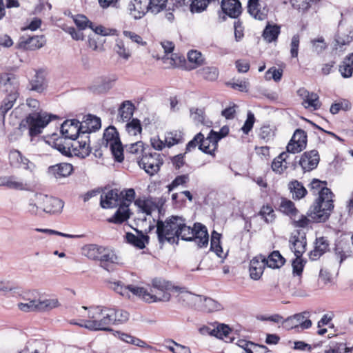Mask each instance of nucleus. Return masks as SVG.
Listing matches in <instances>:
<instances>
[{
  "label": "nucleus",
  "mask_w": 353,
  "mask_h": 353,
  "mask_svg": "<svg viewBox=\"0 0 353 353\" xmlns=\"http://www.w3.org/2000/svg\"><path fill=\"white\" fill-rule=\"evenodd\" d=\"M72 170L73 167L70 163H62L49 167L48 173L50 176L59 179L70 175Z\"/></svg>",
  "instance_id": "nucleus-24"
},
{
  "label": "nucleus",
  "mask_w": 353,
  "mask_h": 353,
  "mask_svg": "<svg viewBox=\"0 0 353 353\" xmlns=\"http://www.w3.org/2000/svg\"><path fill=\"white\" fill-rule=\"evenodd\" d=\"M52 117H54V116L41 113L29 114L25 119L21 121L19 128L9 135V140L12 142L19 140L26 130L31 137L41 134Z\"/></svg>",
  "instance_id": "nucleus-3"
},
{
  "label": "nucleus",
  "mask_w": 353,
  "mask_h": 353,
  "mask_svg": "<svg viewBox=\"0 0 353 353\" xmlns=\"http://www.w3.org/2000/svg\"><path fill=\"white\" fill-rule=\"evenodd\" d=\"M109 288L115 291L117 293L121 294L123 296L130 297V293L131 292L133 295L136 296V294L133 291V288H139L138 286L134 285H124L121 281L110 282Z\"/></svg>",
  "instance_id": "nucleus-37"
},
{
  "label": "nucleus",
  "mask_w": 353,
  "mask_h": 353,
  "mask_svg": "<svg viewBox=\"0 0 353 353\" xmlns=\"http://www.w3.org/2000/svg\"><path fill=\"white\" fill-rule=\"evenodd\" d=\"M210 3L209 0H193L190 4V11L192 12H201L207 8Z\"/></svg>",
  "instance_id": "nucleus-61"
},
{
  "label": "nucleus",
  "mask_w": 353,
  "mask_h": 353,
  "mask_svg": "<svg viewBox=\"0 0 353 353\" xmlns=\"http://www.w3.org/2000/svg\"><path fill=\"white\" fill-rule=\"evenodd\" d=\"M165 144L168 148L176 145L183 141V134L180 131L166 132L164 137Z\"/></svg>",
  "instance_id": "nucleus-47"
},
{
  "label": "nucleus",
  "mask_w": 353,
  "mask_h": 353,
  "mask_svg": "<svg viewBox=\"0 0 353 353\" xmlns=\"http://www.w3.org/2000/svg\"><path fill=\"white\" fill-rule=\"evenodd\" d=\"M19 81L14 74L2 73L0 75V90L8 94L18 93Z\"/></svg>",
  "instance_id": "nucleus-15"
},
{
  "label": "nucleus",
  "mask_w": 353,
  "mask_h": 353,
  "mask_svg": "<svg viewBox=\"0 0 353 353\" xmlns=\"http://www.w3.org/2000/svg\"><path fill=\"white\" fill-rule=\"evenodd\" d=\"M9 163L13 168H23L31 172L35 168L34 163L31 162L17 150H12L10 152Z\"/></svg>",
  "instance_id": "nucleus-13"
},
{
  "label": "nucleus",
  "mask_w": 353,
  "mask_h": 353,
  "mask_svg": "<svg viewBox=\"0 0 353 353\" xmlns=\"http://www.w3.org/2000/svg\"><path fill=\"white\" fill-rule=\"evenodd\" d=\"M99 260L100 261L101 266L108 271H110L111 269L110 265L119 263V259L114 252L105 248H103V251H101Z\"/></svg>",
  "instance_id": "nucleus-32"
},
{
  "label": "nucleus",
  "mask_w": 353,
  "mask_h": 353,
  "mask_svg": "<svg viewBox=\"0 0 353 353\" xmlns=\"http://www.w3.org/2000/svg\"><path fill=\"white\" fill-rule=\"evenodd\" d=\"M40 196H43V194L36 192L28 198L25 206L26 213L32 216H37L41 213L43 203L38 201Z\"/></svg>",
  "instance_id": "nucleus-25"
},
{
  "label": "nucleus",
  "mask_w": 353,
  "mask_h": 353,
  "mask_svg": "<svg viewBox=\"0 0 353 353\" xmlns=\"http://www.w3.org/2000/svg\"><path fill=\"white\" fill-rule=\"evenodd\" d=\"M103 144L109 148L115 161L122 162L124 159L123 148L119 139L117 129L110 126L105 130L103 137Z\"/></svg>",
  "instance_id": "nucleus-6"
},
{
  "label": "nucleus",
  "mask_w": 353,
  "mask_h": 353,
  "mask_svg": "<svg viewBox=\"0 0 353 353\" xmlns=\"http://www.w3.org/2000/svg\"><path fill=\"white\" fill-rule=\"evenodd\" d=\"M37 312H43L56 308L59 305L57 299H37Z\"/></svg>",
  "instance_id": "nucleus-46"
},
{
  "label": "nucleus",
  "mask_w": 353,
  "mask_h": 353,
  "mask_svg": "<svg viewBox=\"0 0 353 353\" xmlns=\"http://www.w3.org/2000/svg\"><path fill=\"white\" fill-rule=\"evenodd\" d=\"M180 299L186 301L189 305L197 306L208 312L218 311L221 308V305L215 300L194 294L190 292H181Z\"/></svg>",
  "instance_id": "nucleus-7"
},
{
  "label": "nucleus",
  "mask_w": 353,
  "mask_h": 353,
  "mask_svg": "<svg viewBox=\"0 0 353 353\" xmlns=\"http://www.w3.org/2000/svg\"><path fill=\"white\" fill-rule=\"evenodd\" d=\"M168 0H148L149 12L157 14L165 9Z\"/></svg>",
  "instance_id": "nucleus-56"
},
{
  "label": "nucleus",
  "mask_w": 353,
  "mask_h": 353,
  "mask_svg": "<svg viewBox=\"0 0 353 353\" xmlns=\"http://www.w3.org/2000/svg\"><path fill=\"white\" fill-rule=\"evenodd\" d=\"M282 74V70L277 69L275 67H272L266 71L265 74V79L268 81L273 79L274 81L278 82L281 80Z\"/></svg>",
  "instance_id": "nucleus-62"
},
{
  "label": "nucleus",
  "mask_w": 353,
  "mask_h": 353,
  "mask_svg": "<svg viewBox=\"0 0 353 353\" xmlns=\"http://www.w3.org/2000/svg\"><path fill=\"white\" fill-rule=\"evenodd\" d=\"M148 0H130L127 6L129 15L135 20L141 19L149 12Z\"/></svg>",
  "instance_id": "nucleus-11"
},
{
  "label": "nucleus",
  "mask_w": 353,
  "mask_h": 353,
  "mask_svg": "<svg viewBox=\"0 0 353 353\" xmlns=\"http://www.w3.org/2000/svg\"><path fill=\"white\" fill-rule=\"evenodd\" d=\"M150 150L149 146L144 144L142 141H137L129 145H126V152L131 154L137 162L138 160L143 159Z\"/></svg>",
  "instance_id": "nucleus-28"
},
{
  "label": "nucleus",
  "mask_w": 353,
  "mask_h": 353,
  "mask_svg": "<svg viewBox=\"0 0 353 353\" xmlns=\"http://www.w3.org/2000/svg\"><path fill=\"white\" fill-rule=\"evenodd\" d=\"M121 194L117 189L103 192L101 195L100 205L103 208H112L120 204Z\"/></svg>",
  "instance_id": "nucleus-21"
},
{
  "label": "nucleus",
  "mask_w": 353,
  "mask_h": 353,
  "mask_svg": "<svg viewBox=\"0 0 353 353\" xmlns=\"http://www.w3.org/2000/svg\"><path fill=\"white\" fill-rule=\"evenodd\" d=\"M163 163V161L161 155L159 153L152 152L151 149L145 154L143 159L138 160L139 166L151 176L154 175L159 170Z\"/></svg>",
  "instance_id": "nucleus-8"
},
{
  "label": "nucleus",
  "mask_w": 353,
  "mask_h": 353,
  "mask_svg": "<svg viewBox=\"0 0 353 353\" xmlns=\"http://www.w3.org/2000/svg\"><path fill=\"white\" fill-rule=\"evenodd\" d=\"M188 59L190 63L194 64V68L203 64V57L202 54L197 50H191L188 54Z\"/></svg>",
  "instance_id": "nucleus-64"
},
{
  "label": "nucleus",
  "mask_w": 353,
  "mask_h": 353,
  "mask_svg": "<svg viewBox=\"0 0 353 353\" xmlns=\"http://www.w3.org/2000/svg\"><path fill=\"white\" fill-rule=\"evenodd\" d=\"M312 51L319 54L327 48V43L324 39L321 37L311 40Z\"/></svg>",
  "instance_id": "nucleus-63"
},
{
  "label": "nucleus",
  "mask_w": 353,
  "mask_h": 353,
  "mask_svg": "<svg viewBox=\"0 0 353 353\" xmlns=\"http://www.w3.org/2000/svg\"><path fill=\"white\" fill-rule=\"evenodd\" d=\"M134 110V104L130 101H124L118 110L117 121L121 123L129 121Z\"/></svg>",
  "instance_id": "nucleus-31"
},
{
  "label": "nucleus",
  "mask_w": 353,
  "mask_h": 353,
  "mask_svg": "<svg viewBox=\"0 0 353 353\" xmlns=\"http://www.w3.org/2000/svg\"><path fill=\"white\" fill-rule=\"evenodd\" d=\"M220 239L221 234L214 230L211 235V250L214 252L219 257L224 259L227 254L223 253L222 247L220 244Z\"/></svg>",
  "instance_id": "nucleus-43"
},
{
  "label": "nucleus",
  "mask_w": 353,
  "mask_h": 353,
  "mask_svg": "<svg viewBox=\"0 0 353 353\" xmlns=\"http://www.w3.org/2000/svg\"><path fill=\"white\" fill-rule=\"evenodd\" d=\"M46 42V39L43 35L33 36L28 38L23 37L20 42V46L26 50H35L42 48Z\"/></svg>",
  "instance_id": "nucleus-30"
},
{
  "label": "nucleus",
  "mask_w": 353,
  "mask_h": 353,
  "mask_svg": "<svg viewBox=\"0 0 353 353\" xmlns=\"http://www.w3.org/2000/svg\"><path fill=\"white\" fill-rule=\"evenodd\" d=\"M199 74L207 81H213L219 77V70L212 66H207L198 71Z\"/></svg>",
  "instance_id": "nucleus-49"
},
{
  "label": "nucleus",
  "mask_w": 353,
  "mask_h": 353,
  "mask_svg": "<svg viewBox=\"0 0 353 353\" xmlns=\"http://www.w3.org/2000/svg\"><path fill=\"white\" fill-rule=\"evenodd\" d=\"M89 28H91L96 34H100L102 36H109V35H117V30L115 29L105 28L102 26H94L92 25V23H90Z\"/></svg>",
  "instance_id": "nucleus-60"
},
{
  "label": "nucleus",
  "mask_w": 353,
  "mask_h": 353,
  "mask_svg": "<svg viewBox=\"0 0 353 353\" xmlns=\"http://www.w3.org/2000/svg\"><path fill=\"white\" fill-rule=\"evenodd\" d=\"M289 152H283L276 157L272 163V168L274 172L281 174L288 167L289 163L287 161L289 157Z\"/></svg>",
  "instance_id": "nucleus-38"
},
{
  "label": "nucleus",
  "mask_w": 353,
  "mask_h": 353,
  "mask_svg": "<svg viewBox=\"0 0 353 353\" xmlns=\"http://www.w3.org/2000/svg\"><path fill=\"white\" fill-rule=\"evenodd\" d=\"M307 135L304 130H296L291 140L288 143L286 149L288 152L295 154L301 152L306 148Z\"/></svg>",
  "instance_id": "nucleus-12"
},
{
  "label": "nucleus",
  "mask_w": 353,
  "mask_h": 353,
  "mask_svg": "<svg viewBox=\"0 0 353 353\" xmlns=\"http://www.w3.org/2000/svg\"><path fill=\"white\" fill-rule=\"evenodd\" d=\"M174 286L169 281L154 279L150 289L143 287L133 288L136 296L148 303L168 301L170 299V291Z\"/></svg>",
  "instance_id": "nucleus-4"
},
{
  "label": "nucleus",
  "mask_w": 353,
  "mask_h": 353,
  "mask_svg": "<svg viewBox=\"0 0 353 353\" xmlns=\"http://www.w3.org/2000/svg\"><path fill=\"white\" fill-rule=\"evenodd\" d=\"M157 234L159 241L161 243L165 241L171 242L174 241V229L172 228L170 223H169L168 219L165 221H158Z\"/></svg>",
  "instance_id": "nucleus-19"
},
{
  "label": "nucleus",
  "mask_w": 353,
  "mask_h": 353,
  "mask_svg": "<svg viewBox=\"0 0 353 353\" xmlns=\"http://www.w3.org/2000/svg\"><path fill=\"white\" fill-rule=\"evenodd\" d=\"M103 247L95 244L85 245L82 248V254L91 260H99Z\"/></svg>",
  "instance_id": "nucleus-39"
},
{
  "label": "nucleus",
  "mask_w": 353,
  "mask_h": 353,
  "mask_svg": "<svg viewBox=\"0 0 353 353\" xmlns=\"http://www.w3.org/2000/svg\"><path fill=\"white\" fill-rule=\"evenodd\" d=\"M282 325L288 330L296 327L305 330L312 326V321L308 319V313L303 312L287 318L282 322Z\"/></svg>",
  "instance_id": "nucleus-10"
},
{
  "label": "nucleus",
  "mask_w": 353,
  "mask_h": 353,
  "mask_svg": "<svg viewBox=\"0 0 353 353\" xmlns=\"http://www.w3.org/2000/svg\"><path fill=\"white\" fill-rule=\"evenodd\" d=\"M280 210L283 213L291 217L295 216L298 212L294 203L292 201L286 199H281Z\"/></svg>",
  "instance_id": "nucleus-51"
},
{
  "label": "nucleus",
  "mask_w": 353,
  "mask_h": 353,
  "mask_svg": "<svg viewBox=\"0 0 353 353\" xmlns=\"http://www.w3.org/2000/svg\"><path fill=\"white\" fill-rule=\"evenodd\" d=\"M126 131L130 135L136 136L141 133L142 128L141 122L137 119H133L125 125Z\"/></svg>",
  "instance_id": "nucleus-55"
},
{
  "label": "nucleus",
  "mask_w": 353,
  "mask_h": 353,
  "mask_svg": "<svg viewBox=\"0 0 353 353\" xmlns=\"http://www.w3.org/2000/svg\"><path fill=\"white\" fill-rule=\"evenodd\" d=\"M353 40V30L347 29L339 32L336 37V46L341 48L343 46L348 45Z\"/></svg>",
  "instance_id": "nucleus-45"
},
{
  "label": "nucleus",
  "mask_w": 353,
  "mask_h": 353,
  "mask_svg": "<svg viewBox=\"0 0 353 353\" xmlns=\"http://www.w3.org/2000/svg\"><path fill=\"white\" fill-rule=\"evenodd\" d=\"M176 237H181V239L185 241H192L194 238V228H192L190 226H187L184 221L183 225L179 228Z\"/></svg>",
  "instance_id": "nucleus-57"
},
{
  "label": "nucleus",
  "mask_w": 353,
  "mask_h": 353,
  "mask_svg": "<svg viewBox=\"0 0 353 353\" xmlns=\"http://www.w3.org/2000/svg\"><path fill=\"white\" fill-rule=\"evenodd\" d=\"M113 308L103 306L90 307L88 308V319L79 323L70 321L71 324L77 325L91 331H110Z\"/></svg>",
  "instance_id": "nucleus-2"
},
{
  "label": "nucleus",
  "mask_w": 353,
  "mask_h": 353,
  "mask_svg": "<svg viewBox=\"0 0 353 353\" xmlns=\"http://www.w3.org/2000/svg\"><path fill=\"white\" fill-rule=\"evenodd\" d=\"M339 72L343 78H350L353 73V53L347 56L339 65Z\"/></svg>",
  "instance_id": "nucleus-42"
},
{
  "label": "nucleus",
  "mask_w": 353,
  "mask_h": 353,
  "mask_svg": "<svg viewBox=\"0 0 353 353\" xmlns=\"http://www.w3.org/2000/svg\"><path fill=\"white\" fill-rule=\"evenodd\" d=\"M351 108V103L346 99L341 100L333 103L330 109L332 114H337L340 110L347 111Z\"/></svg>",
  "instance_id": "nucleus-58"
},
{
  "label": "nucleus",
  "mask_w": 353,
  "mask_h": 353,
  "mask_svg": "<svg viewBox=\"0 0 353 353\" xmlns=\"http://www.w3.org/2000/svg\"><path fill=\"white\" fill-rule=\"evenodd\" d=\"M319 159V152L315 150H312L305 152L302 154L299 160V164L304 172H309L316 168Z\"/></svg>",
  "instance_id": "nucleus-18"
},
{
  "label": "nucleus",
  "mask_w": 353,
  "mask_h": 353,
  "mask_svg": "<svg viewBox=\"0 0 353 353\" xmlns=\"http://www.w3.org/2000/svg\"><path fill=\"white\" fill-rule=\"evenodd\" d=\"M137 234H134L131 232L126 233V241L133 246L139 249H143L145 248V244L148 243L149 237L141 232L137 231Z\"/></svg>",
  "instance_id": "nucleus-34"
},
{
  "label": "nucleus",
  "mask_w": 353,
  "mask_h": 353,
  "mask_svg": "<svg viewBox=\"0 0 353 353\" xmlns=\"http://www.w3.org/2000/svg\"><path fill=\"white\" fill-rule=\"evenodd\" d=\"M88 142V137L81 134L79 137V140L71 145L72 148V154L81 158L88 157L90 153V148Z\"/></svg>",
  "instance_id": "nucleus-23"
},
{
  "label": "nucleus",
  "mask_w": 353,
  "mask_h": 353,
  "mask_svg": "<svg viewBox=\"0 0 353 353\" xmlns=\"http://www.w3.org/2000/svg\"><path fill=\"white\" fill-rule=\"evenodd\" d=\"M117 79L118 77L116 74H110L101 77L99 85L100 90L103 92L108 91L114 86Z\"/></svg>",
  "instance_id": "nucleus-52"
},
{
  "label": "nucleus",
  "mask_w": 353,
  "mask_h": 353,
  "mask_svg": "<svg viewBox=\"0 0 353 353\" xmlns=\"http://www.w3.org/2000/svg\"><path fill=\"white\" fill-rule=\"evenodd\" d=\"M30 90L42 92L45 88V79L43 72H37L30 82Z\"/></svg>",
  "instance_id": "nucleus-50"
},
{
  "label": "nucleus",
  "mask_w": 353,
  "mask_h": 353,
  "mask_svg": "<svg viewBox=\"0 0 353 353\" xmlns=\"http://www.w3.org/2000/svg\"><path fill=\"white\" fill-rule=\"evenodd\" d=\"M289 188L292 194L294 199H301L307 194V190L304 186L297 181L291 182L289 184Z\"/></svg>",
  "instance_id": "nucleus-48"
},
{
  "label": "nucleus",
  "mask_w": 353,
  "mask_h": 353,
  "mask_svg": "<svg viewBox=\"0 0 353 353\" xmlns=\"http://www.w3.org/2000/svg\"><path fill=\"white\" fill-rule=\"evenodd\" d=\"M81 134H85L98 130L101 128V119L93 115H88L80 123Z\"/></svg>",
  "instance_id": "nucleus-29"
},
{
  "label": "nucleus",
  "mask_w": 353,
  "mask_h": 353,
  "mask_svg": "<svg viewBox=\"0 0 353 353\" xmlns=\"http://www.w3.org/2000/svg\"><path fill=\"white\" fill-rule=\"evenodd\" d=\"M38 201L43 203L41 212L51 215L60 214L64 206V203L62 200L45 194H43V196H39Z\"/></svg>",
  "instance_id": "nucleus-9"
},
{
  "label": "nucleus",
  "mask_w": 353,
  "mask_h": 353,
  "mask_svg": "<svg viewBox=\"0 0 353 353\" xmlns=\"http://www.w3.org/2000/svg\"><path fill=\"white\" fill-rule=\"evenodd\" d=\"M199 248H205L208 245L209 235L207 228L201 223L194 225V238L192 239Z\"/></svg>",
  "instance_id": "nucleus-26"
},
{
  "label": "nucleus",
  "mask_w": 353,
  "mask_h": 353,
  "mask_svg": "<svg viewBox=\"0 0 353 353\" xmlns=\"http://www.w3.org/2000/svg\"><path fill=\"white\" fill-rule=\"evenodd\" d=\"M114 50L118 57L124 61H128L132 56L130 50L125 46L123 41L117 39L116 41Z\"/></svg>",
  "instance_id": "nucleus-44"
},
{
  "label": "nucleus",
  "mask_w": 353,
  "mask_h": 353,
  "mask_svg": "<svg viewBox=\"0 0 353 353\" xmlns=\"http://www.w3.org/2000/svg\"><path fill=\"white\" fill-rule=\"evenodd\" d=\"M259 215L261 216L267 223H272L276 216L272 207L270 205H263L259 212Z\"/></svg>",
  "instance_id": "nucleus-54"
},
{
  "label": "nucleus",
  "mask_w": 353,
  "mask_h": 353,
  "mask_svg": "<svg viewBox=\"0 0 353 353\" xmlns=\"http://www.w3.org/2000/svg\"><path fill=\"white\" fill-rule=\"evenodd\" d=\"M298 96L303 100L302 105L306 109L317 110L321 106L319 96L314 92H310L304 88L297 91Z\"/></svg>",
  "instance_id": "nucleus-16"
},
{
  "label": "nucleus",
  "mask_w": 353,
  "mask_h": 353,
  "mask_svg": "<svg viewBox=\"0 0 353 353\" xmlns=\"http://www.w3.org/2000/svg\"><path fill=\"white\" fill-rule=\"evenodd\" d=\"M61 132L65 139L75 140L81 134L80 122L77 119L64 121L61 126Z\"/></svg>",
  "instance_id": "nucleus-17"
},
{
  "label": "nucleus",
  "mask_w": 353,
  "mask_h": 353,
  "mask_svg": "<svg viewBox=\"0 0 353 353\" xmlns=\"http://www.w3.org/2000/svg\"><path fill=\"white\" fill-rule=\"evenodd\" d=\"M306 238L304 233L294 231L289 239V246L295 256H302L306 250Z\"/></svg>",
  "instance_id": "nucleus-14"
},
{
  "label": "nucleus",
  "mask_w": 353,
  "mask_h": 353,
  "mask_svg": "<svg viewBox=\"0 0 353 353\" xmlns=\"http://www.w3.org/2000/svg\"><path fill=\"white\" fill-rule=\"evenodd\" d=\"M285 262V259L279 251H273L268 258L265 257L266 266L270 268H279L284 265Z\"/></svg>",
  "instance_id": "nucleus-41"
},
{
  "label": "nucleus",
  "mask_w": 353,
  "mask_h": 353,
  "mask_svg": "<svg viewBox=\"0 0 353 353\" xmlns=\"http://www.w3.org/2000/svg\"><path fill=\"white\" fill-rule=\"evenodd\" d=\"M215 331L219 330L217 334H214V336L219 339L224 340L225 342H232V338L230 336L231 333V329L225 324H218L214 326Z\"/></svg>",
  "instance_id": "nucleus-53"
},
{
  "label": "nucleus",
  "mask_w": 353,
  "mask_h": 353,
  "mask_svg": "<svg viewBox=\"0 0 353 353\" xmlns=\"http://www.w3.org/2000/svg\"><path fill=\"white\" fill-rule=\"evenodd\" d=\"M329 245L326 238L323 236L316 238L314 248L310 252V259L312 261L318 259L329 250Z\"/></svg>",
  "instance_id": "nucleus-33"
},
{
  "label": "nucleus",
  "mask_w": 353,
  "mask_h": 353,
  "mask_svg": "<svg viewBox=\"0 0 353 353\" xmlns=\"http://www.w3.org/2000/svg\"><path fill=\"white\" fill-rule=\"evenodd\" d=\"M219 137L211 130L206 138L203 134V140L199 144V150L202 152L214 156V152L217 149Z\"/></svg>",
  "instance_id": "nucleus-22"
},
{
  "label": "nucleus",
  "mask_w": 353,
  "mask_h": 353,
  "mask_svg": "<svg viewBox=\"0 0 353 353\" xmlns=\"http://www.w3.org/2000/svg\"><path fill=\"white\" fill-rule=\"evenodd\" d=\"M259 3V0H249L248 10L251 16L254 19L263 21L264 20L268 14V10L265 8L261 9Z\"/></svg>",
  "instance_id": "nucleus-35"
},
{
  "label": "nucleus",
  "mask_w": 353,
  "mask_h": 353,
  "mask_svg": "<svg viewBox=\"0 0 353 353\" xmlns=\"http://www.w3.org/2000/svg\"><path fill=\"white\" fill-rule=\"evenodd\" d=\"M0 186H6L8 188L17 190H24L26 189V184L19 181L15 176H0Z\"/></svg>",
  "instance_id": "nucleus-36"
},
{
  "label": "nucleus",
  "mask_w": 353,
  "mask_h": 353,
  "mask_svg": "<svg viewBox=\"0 0 353 353\" xmlns=\"http://www.w3.org/2000/svg\"><path fill=\"white\" fill-rule=\"evenodd\" d=\"M223 12L231 18H237L241 13V4L239 0H222Z\"/></svg>",
  "instance_id": "nucleus-27"
},
{
  "label": "nucleus",
  "mask_w": 353,
  "mask_h": 353,
  "mask_svg": "<svg viewBox=\"0 0 353 353\" xmlns=\"http://www.w3.org/2000/svg\"><path fill=\"white\" fill-rule=\"evenodd\" d=\"M119 194H121L119 207L114 214L108 219V222L115 224L122 223L130 218L131 212L129 206L134 199L135 192L133 189H128L125 192H119Z\"/></svg>",
  "instance_id": "nucleus-5"
},
{
  "label": "nucleus",
  "mask_w": 353,
  "mask_h": 353,
  "mask_svg": "<svg viewBox=\"0 0 353 353\" xmlns=\"http://www.w3.org/2000/svg\"><path fill=\"white\" fill-rule=\"evenodd\" d=\"M325 185V181L316 179L310 183V189L313 194H318V197L308 210V216L314 222H325L330 217L334 208V194Z\"/></svg>",
  "instance_id": "nucleus-1"
},
{
  "label": "nucleus",
  "mask_w": 353,
  "mask_h": 353,
  "mask_svg": "<svg viewBox=\"0 0 353 353\" xmlns=\"http://www.w3.org/2000/svg\"><path fill=\"white\" fill-rule=\"evenodd\" d=\"M281 27L278 25L268 23L263 32V37L268 43L276 41L280 34Z\"/></svg>",
  "instance_id": "nucleus-40"
},
{
  "label": "nucleus",
  "mask_w": 353,
  "mask_h": 353,
  "mask_svg": "<svg viewBox=\"0 0 353 353\" xmlns=\"http://www.w3.org/2000/svg\"><path fill=\"white\" fill-rule=\"evenodd\" d=\"M266 266L265 256L259 254L254 256L250 262V276L254 280H259L264 271Z\"/></svg>",
  "instance_id": "nucleus-20"
},
{
  "label": "nucleus",
  "mask_w": 353,
  "mask_h": 353,
  "mask_svg": "<svg viewBox=\"0 0 353 353\" xmlns=\"http://www.w3.org/2000/svg\"><path fill=\"white\" fill-rule=\"evenodd\" d=\"M112 325L125 323L129 319V313L126 311L113 309Z\"/></svg>",
  "instance_id": "nucleus-59"
}]
</instances>
